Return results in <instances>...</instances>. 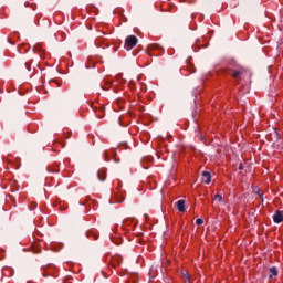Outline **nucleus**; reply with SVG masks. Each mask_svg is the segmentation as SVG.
<instances>
[{
    "mask_svg": "<svg viewBox=\"0 0 283 283\" xmlns=\"http://www.w3.org/2000/svg\"><path fill=\"white\" fill-rule=\"evenodd\" d=\"M87 238H93V240H98V235L93 232H88Z\"/></svg>",
    "mask_w": 283,
    "mask_h": 283,
    "instance_id": "obj_16",
    "label": "nucleus"
},
{
    "mask_svg": "<svg viewBox=\"0 0 283 283\" xmlns=\"http://www.w3.org/2000/svg\"><path fill=\"white\" fill-rule=\"evenodd\" d=\"M214 200H219V202H222V195H216Z\"/></svg>",
    "mask_w": 283,
    "mask_h": 283,
    "instance_id": "obj_19",
    "label": "nucleus"
},
{
    "mask_svg": "<svg viewBox=\"0 0 283 283\" xmlns=\"http://www.w3.org/2000/svg\"><path fill=\"white\" fill-rule=\"evenodd\" d=\"M123 264V256L120 255H114L111 258V265L113 269H116Z\"/></svg>",
    "mask_w": 283,
    "mask_h": 283,
    "instance_id": "obj_5",
    "label": "nucleus"
},
{
    "mask_svg": "<svg viewBox=\"0 0 283 283\" xmlns=\"http://www.w3.org/2000/svg\"><path fill=\"white\" fill-rule=\"evenodd\" d=\"M136 224H138V221L135 218H126L122 223V230L128 232L134 231L136 229Z\"/></svg>",
    "mask_w": 283,
    "mask_h": 283,
    "instance_id": "obj_2",
    "label": "nucleus"
},
{
    "mask_svg": "<svg viewBox=\"0 0 283 283\" xmlns=\"http://www.w3.org/2000/svg\"><path fill=\"white\" fill-rule=\"evenodd\" d=\"M49 171H51L52 174H59V169L50 167Z\"/></svg>",
    "mask_w": 283,
    "mask_h": 283,
    "instance_id": "obj_18",
    "label": "nucleus"
},
{
    "mask_svg": "<svg viewBox=\"0 0 283 283\" xmlns=\"http://www.w3.org/2000/svg\"><path fill=\"white\" fill-rule=\"evenodd\" d=\"M114 185H117V188L113 191L112 195V202H124L125 201V191H123L122 187L123 184L120 182V180H115Z\"/></svg>",
    "mask_w": 283,
    "mask_h": 283,
    "instance_id": "obj_1",
    "label": "nucleus"
},
{
    "mask_svg": "<svg viewBox=\"0 0 283 283\" xmlns=\"http://www.w3.org/2000/svg\"><path fill=\"white\" fill-rule=\"evenodd\" d=\"M182 280L185 283H191V276L187 272H182Z\"/></svg>",
    "mask_w": 283,
    "mask_h": 283,
    "instance_id": "obj_14",
    "label": "nucleus"
},
{
    "mask_svg": "<svg viewBox=\"0 0 283 283\" xmlns=\"http://www.w3.org/2000/svg\"><path fill=\"white\" fill-rule=\"evenodd\" d=\"M196 224H198V227H200V224H205V220L199 218L196 220Z\"/></svg>",
    "mask_w": 283,
    "mask_h": 283,
    "instance_id": "obj_17",
    "label": "nucleus"
},
{
    "mask_svg": "<svg viewBox=\"0 0 283 283\" xmlns=\"http://www.w3.org/2000/svg\"><path fill=\"white\" fill-rule=\"evenodd\" d=\"M177 209L180 211V213L185 212V200L177 201Z\"/></svg>",
    "mask_w": 283,
    "mask_h": 283,
    "instance_id": "obj_11",
    "label": "nucleus"
},
{
    "mask_svg": "<svg viewBox=\"0 0 283 283\" xmlns=\"http://www.w3.org/2000/svg\"><path fill=\"white\" fill-rule=\"evenodd\" d=\"M202 182H205L206 185L211 184V172H209V171L202 172Z\"/></svg>",
    "mask_w": 283,
    "mask_h": 283,
    "instance_id": "obj_9",
    "label": "nucleus"
},
{
    "mask_svg": "<svg viewBox=\"0 0 283 283\" xmlns=\"http://www.w3.org/2000/svg\"><path fill=\"white\" fill-rule=\"evenodd\" d=\"M30 65H32L31 62H25V67H27V70H29V71H30Z\"/></svg>",
    "mask_w": 283,
    "mask_h": 283,
    "instance_id": "obj_20",
    "label": "nucleus"
},
{
    "mask_svg": "<svg viewBox=\"0 0 283 283\" xmlns=\"http://www.w3.org/2000/svg\"><path fill=\"white\" fill-rule=\"evenodd\" d=\"M142 92H147V86L146 85L142 86Z\"/></svg>",
    "mask_w": 283,
    "mask_h": 283,
    "instance_id": "obj_21",
    "label": "nucleus"
},
{
    "mask_svg": "<svg viewBox=\"0 0 283 283\" xmlns=\"http://www.w3.org/2000/svg\"><path fill=\"white\" fill-rule=\"evenodd\" d=\"M86 207H92L94 210L97 209V206H96V200L90 198V197H86V201L84 203Z\"/></svg>",
    "mask_w": 283,
    "mask_h": 283,
    "instance_id": "obj_10",
    "label": "nucleus"
},
{
    "mask_svg": "<svg viewBox=\"0 0 283 283\" xmlns=\"http://www.w3.org/2000/svg\"><path fill=\"white\" fill-rule=\"evenodd\" d=\"M273 221L275 224H280V222H283V212L282 211H276L273 216Z\"/></svg>",
    "mask_w": 283,
    "mask_h": 283,
    "instance_id": "obj_7",
    "label": "nucleus"
},
{
    "mask_svg": "<svg viewBox=\"0 0 283 283\" xmlns=\"http://www.w3.org/2000/svg\"><path fill=\"white\" fill-rule=\"evenodd\" d=\"M52 269H54V266H50V268L45 266V268H43V273H42L43 277H48V271H50Z\"/></svg>",
    "mask_w": 283,
    "mask_h": 283,
    "instance_id": "obj_15",
    "label": "nucleus"
},
{
    "mask_svg": "<svg viewBox=\"0 0 283 283\" xmlns=\"http://www.w3.org/2000/svg\"><path fill=\"white\" fill-rule=\"evenodd\" d=\"M230 74L238 85L242 84V78L247 77V71L244 69L233 70Z\"/></svg>",
    "mask_w": 283,
    "mask_h": 283,
    "instance_id": "obj_3",
    "label": "nucleus"
},
{
    "mask_svg": "<svg viewBox=\"0 0 283 283\" xmlns=\"http://www.w3.org/2000/svg\"><path fill=\"white\" fill-rule=\"evenodd\" d=\"M97 178H98V180H101L103 182V180H105V178H107V169L101 168L97 172Z\"/></svg>",
    "mask_w": 283,
    "mask_h": 283,
    "instance_id": "obj_8",
    "label": "nucleus"
},
{
    "mask_svg": "<svg viewBox=\"0 0 283 283\" xmlns=\"http://www.w3.org/2000/svg\"><path fill=\"white\" fill-rule=\"evenodd\" d=\"M138 44V38L136 35H128L125 40L124 48L125 50H133Z\"/></svg>",
    "mask_w": 283,
    "mask_h": 283,
    "instance_id": "obj_4",
    "label": "nucleus"
},
{
    "mask_svg": "<svg viewBox=\"0 0 283 283\" xmlns=\"http://www.w3.org/2000/svg\"><path fill=\"white\" fill-rule=\"evenodd\" d=\"M31 253H41V248L39 247L38 243L31 244Z\"/></svg>",
    "mask_w": 283,
    "mask_h": 283,
    "instance_id": "obj_12",
    "label": "nucleus"
},
{
    "mask_svg": "<svg viewBox=\"0 0 283 283\" xmlns=\"http://www.w3.org/2000/svg\"><path fill=\"white\" fill-rule=\"evenodd\" d=\"M97 118H103V116H101V115H97Z\"/></svg>",
    "mask_w": 283,
    "mask_h": 283,
    "instance_id": "obj_22",
    "label": "nucleus"
},
{
    "mask_svg": "<svg viewBox=\"0 0 283 283\" xmlns=\"http://www.w3.org/2000/svg\"><path fill=\"white\" fill-rule=\"evenodd\" d=\"M33 52H35V54H40L42 59L45 57V55L48 54V52L43 49V45L41 44H35L33 46Z\"/></svg>",
    "mask_w": 283,
    "mask_h": 283,
    "instance_id": "obj_6",
    "label": "nucleus"
},
{
    "mask_svg": "<svg viewBox=\"0 0 283 283\" xmlns=\"http://www.w3.org/2000/svg\"><path fill=\"white\" fill-rule=\"evenodd\" d=\"M270 280L273 277H277V268L272 266L270 268V275H269Z\"/></svg>",
    "mask_w": 283,
    "mask_h": 283,
    "instance_id": "obj_13",
    "label": "nucleus"
}]
</instances>
